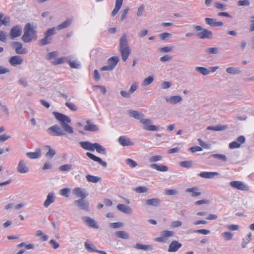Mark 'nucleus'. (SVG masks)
Returning a JSON list of instances; mask_svg holds the SVG:
<instances>
[{
	"instance_id": "1",
	"label": "nucleus",
	"mask_w": 254,
	"mask_h": 254,
	"mask_svg": "<svg viewBox=\"0 0 254 254\" xmlns=\"http://www.w3.org/2000/svg\"><path fill=\"white\" fill-rule=\"evenodd\" d=\"M55 118L60 122L62 128L58 125H55L47 129V132L52 136H63L65 134V132L70 134L73 133V128L68 125L71 121L70 118L63 114L54 112Z\"/></svg>"
},
{
	"instance_id": "2",
	"label": "nucleus",
	"mask_w": 254,
	"mask_h": 254,
	"mask_svg": "<svg viewBox=\"0 0 254 254\" xmlns=\"http://www.w3.org/2000/svg\"><path fill=\"white\" fill-rule=\"evenodd\" d=\"M119 51L123 61L126 62L131 53L126 34H124L120 39Z\"/></svg>"
},
{
	"instance_id": "3",
	"label": "nucleus",
	"mask_w": 254,
	"mask_h": 254,
	"mask_svg": "<svg viewBox=\"0 0 254 254\" xmlns=\"http://www.w3.org/2000/svg\"><path fill=\"white\" fill-rule=\"evenodd\" d=\"M37 38L36 31L32 25L27 23L24 28V33L21 37L22 40L26 43H30Z\"/></svg>"
},
{
	"instance_id": "4",
	"label": "nucleus",
	"mask_w": 254,
	"mask_h": 254,
	"mask_svg": "<svg viewBox=\"0 0 254 254\" xmlns=\"http://www.w3.org/2000/svg\"><path fill=\"white\" fill-rule=\"evenodd\" d=\"M174 232L169 230H164L161 233V237L155 238L154 240L157 242L166 243L168 238L171 237L174 235Z\"/></svg>"
},
{
	"instance_id": "5",
	"label": "nucleus",
	"mask_w": 254,
	"mask_h": 254,
	"mask_svg": "<svg viewBox=\"0 0 254 254\" xmlns=\"http://www.w3.org/2000/svg\"><path fill=\"white\" fill-rule=\"evenodd\" d=\"M152 121L149 119H144V118L140 121V123L144 125L143 128L146 130L156 131L158 130V127L154 125H151Z\"/></svg>"
},
{
	"instance_id": "6",
	"label": "nucleus",
	"mask_w": 254,
	"mask_h": 254,
	"mask_svg": "<svg viewBox=\"0 0 254 254\" xmlns=\"http://www.w3.org/2000/svg\"><path fill=\"white\" fill-rule=\"evenodd\" d=\"M12 46L17 54L23 55L27 53L26 49L23 47V45L20 42H13L12 43Z\"/></svg>"
},
{
	"instance_id": "7",
	"label": "nucleus",
	"mask_w": 254,
	"mask_h": 254,
	"mask_svg": "<svg viewBox=\"0 0 254 254\" xmlns=\"http://www.w3.org/2000/svg\"><path fill=\"white\" fill-rule=\"evenodd\" d=\"M74 204L82 210L89 211V203L85 198L76 200L74 201Z\"/></svg>"
},
{
	"instance_id": "8",
	"label": "nucleus",
	"mask_w": 254,
	"mask_h": 254,
	"mask_svg": "<svg viewBox=\"0 0 254 254\" xmlns=\"http://www.w3.org/2000/svg\"><path fill=\"white\" fill-rule=\"evenodd\" d=\"M231 187L241 190H248L249 187L241 181H232L230 183Z\"/></svg>"
},
{
	"instance_id": "9",
	"label": "nucleus",
	"mask_w": 254,
	"mask_h": 254,
	"mask_svg": "<svg viewBox=\"0 0 254 254\" xmlns=\"http://www.w3.org/2000/svg\"><path fill=\"white\" fill-rule=\"evenodd\" d=\"M17 171L21 174L27 173L29 171V168L23 159L19 160L17 167Z\"/></svg>"
},
{
	"instance_id": "10",
	"label": "nucleus",
	"mask_w": 254,
	"mask_h": 254,
	"mask_svg": "<svg viewBox=\"0 0 254 254\" xmlns=\"http://www.w3.org/2000/svg\"><path fill=\"white\" fill-rule=\"evenodd\" d=\"M22 33V29L20 26L15 25L12 27L9 33L11 39L19 37Z\"/></svg>"
},
{
	"instance_id": "11",
	"label": "nucleus",
	"mask_w": 254,
	"mask_h": 254,
	"mask_svg": "<svg viewBox=\"0 0 254 254\" xmlns=\"http://www.w3.org/2000/svg\"><path fill=\"white\" fill-rule=\"evenodd\" d=\"M245 141V137L243 135L240 136L237 138V141H233L229 144V147L231 149L238 148Z\"/></svg>"
},
{
	"instance_id": "12",
	"label": "nucleus",
	"mask_w": 254,
	"mask_h": 254,
	"mask_svg": "<svg viewBox=\"0 0 254 254\" xmlns=\"http://www.w3.org/2000/svg\"><path fill=\"white\" fill-rule=\"evenodd\" d=\"M10 64L13 66L22 64L23 62V58L20 56H14L10 57L8 60Z\"/></svg>"
},
{
	"instance_id": "13",
	"label": "nucleus",
	"mask_w": 254,
	"mask_h": 254,
	"mask_svg": "<svg viewBox=\"0 0 254 254\" xmlns=\"http://www.w3.org/2000/svg\"><path fill=\"white\" fill-rule=\"evenodd\" d=\"M72 193L76 197H80V199L85 198L87 196V194L85 193V190L79 187L73 189Z\"/></svg>"
},
{
	"instance_id": "14",
	"label": "nucleus",
	"mask_w": 254,
	"mask_h": 254,
	"mask_svg": "<svg viewBox=\"0 0 254 254\" xmlns=\"http://www.w3.org/2000/svg\"><path fill=\"white\" fill-rule=\"evenodd\" d=\"M118 142L123 146L133 145L134 144L131 139L126 136H121L118 139Z\"/></svg>"
},
{
	"instance_id": "15",
	"label": "nucleus",
	"mask_w": 254,
	"mask_h": 254,
	"mask_svg": "<svg viewBox=\"0 0 254 254\" xmlns=\"http://www.w3.org/2000/svg\"><path fill=\"white\" fill-rule=\"evenodd\" d=\"M85 223L90 227L95 229H98L99 228V225L97 224V222L93 219L88 216L83 217L82 218Z\"/></svg>"
},
{
	"instance_id": "16",
	"label": "nucleus",
	"mask_w": 254,
	"mask_h": 254,
	"mask_svg": "<svg viewBox=\"0 0 254 254\" xmlns=\"http://www.w3.org/2000/svg\"><path fill=\"white\" fill-rule=\"evenodd\" d=\"M197 36L201 39H211L212 32L211 31L204 28L203 31L198 33Z\"/></svg>"
},
{
	"instance_id": "17",
	"label": "nucleus",
	"mask_w": 254,
	"mask_h": 254,
	"mask_svg": "<svg viewBox=\"0 0 254 254\" xmlns=\"http://www.w3.org/2000/svg\"><path fill=\"white\" fill-rule=\"evenodd\" d=\"M205 21L206 24L212 27H219L223 25V23L221 21H216L214 18H205Z\"/></svg>"
},
{
	"instance_id": "18",
	"label": "nucleus",
	"mask_w": 254,
	"mask_h": 254,
	"mask_svg": "<svg viewBox=\"0 0 254 254\" xmlns=\"http://www.w3.org/2000/svg\"><path fill=\"white\" fill-rule=\"evenodd\" d=\"M86 155L90 159L93 160L94 161L98 162L99 164L101 165L104 167H107V163L105 162L102 161L100 158L94 155V154H93L90 152H87L86 153Z\"/></svg>"
},
{
	"instance_id": "19",
	"label": "nucleus",
	"mask_w": 254,
	"mask_h": 254,
	"mask_svg": "<svg viewBox=\"0 0 254 254\" xmlns=\"http://www.w3.org/2000/svg\"><path fill=\"white\" fill-rule=\"evenodd\" d=\"M55 200V196L54 193L53 192H49L47 196L46 199L44 202V206L47 208L51 204L53 203Z\"/></svg>"
},
{
	"instance_id": "20",
	"label": "nucleus",
	"mask_w": 254,
	"mask_h": 254,
	"mask_svg": "<svg viewBox=\"0 0 254 254\" xmlns=\"http://www.w3.org/2000/svg\"><path fill=\"white\" fill-rule=\"evenodd\" d=\"M79 144L80 146L84 149L94 151V143H92L89 141H81L79 142Z\"/></svg>"
},
{
	"instance_id": "21",
	"label": "nucleus",
	"mask_w": 254,
	"mask_h": 254,
	"mask_svg": "<svg viewBox=\"0 0 254 254\" xmlns=\"http://www.w3.org/2000/svg\"><path fill=\"white\" fill-rule=\"evenodd\" d=\"M149 167L152 169H155L159 172H167L168 171V167L164 165H159L155 163H152L149 165Z\"/></svg>"
},
{
	"instance_id": "22",
	"label": "nucleus",
	"mask_w": 254,
	"mask_h": 254,
	"mask_svg": "<svg viewBox=\"0 0 254 254\" xmlns=\"http://www.w3.org/2000/svg\"><path fill=\"white\" fill-rule=\"evenodd\" d=\"M165 100L169 103L172 104H176L181 102L182 100V98L179 95L172 96L169 97H166Z\"/></svg>"
},
{
	"instance_id": "23",
	"label": "nucleus",
	"mask_w": 254,
	"mask_h": 254,
	"mask_svg": "<svg viewBox=\"0 0 254 254\" xmlns=\"http://www.w3.org/2000/svg\"><path fill=\"white\" fill-rule=\"evenodd\" d=\"M84 129L86 131H97L99 130V127L93 124L90 120H87Z\"/></svg>"
},
{
	"instance_id": "24",
	"label": "nucleus",
	"mask_w": 254,
	"mask_h": 254,
	"mask_svg": "<svg viewBox=\"0 0 254 254\" xmlns=\"http://www.w3.org/2000/svg\"><path fill=\"white\" fill-rule=\"evenodd\" d=\"M182 247V244L177 241H172L169 246L168 252H175Z\"/></svg>"
},
{
	"instance_id": "25",
	"label": "nucleus",
	"mask_w": 254,
	"mask_h": 254,
	"mask_svg": "<svg viewBox=\"0 0 254 254\" xmlns=\"http://www.w3.org/2000/svg\"><path fill=\"white\" fill-rule=\"evenodd\" d=\"M161 203V200L159 198H155L151 199H148L145 200V204L148 206H152L157 207Z\"/></svg>"
},
{
	"instance_id": "26",
	"label": "nucleus",
	"mask_w": 254,
	"mask_h": 254,
	"mask_svg": "<svg viewBox=\"0 0 254 254\" xmlns=\"http://www.w3.org/2000/svg\"><path fill=\"white\" fill-rule=\"evenodd\" d=\"M26 155L30 159H35L39 158L41 155V150L39 148H37L34 152H27Z\"/></svg>"
},
{
	"instance_id": "27",
	"label": "nucleus",
	"mask_w": 254,
	"mask_h": 254,
	"mask_svg": "<svg viewBox=\"0 0 254 254\" xmlns=\"http://www.w3.org/2000/svg\"><path fill=\"white\" fill-rule=\"evenodd\" d=\"M117 209L126 214H131L132 212V209L128 206L123 204H119L117 206Z\"/></svg>"
},
{
	"instance_id": "28",
	"label": "nucleus",
	"mask_w": 254,
	"mask_h": 254,
	"mask_svg": "<svg viewBox=\"0 0 254 254\" xmlns=\"http://www.w3.org/2000/svg\"><path fill=\"white\" fill-rule=\"evenodd\" d=\"M134 248L137 250H142L144 251H152L153 246L151 245H143L140 243H136Z\"/></svg>"
},
{
	"instance_id": "29",
	"label": "nucleus",
	"mask_w": 254,
	"mask_h": 254,
	"mask_svg": "<svg viewBox=\"0 0 254 254\" xmlns=\"http://www.w3.org/2000/svg\"><path fill=\"white\" fill-rule=\"evenodd\" d=\"M129 115L130 117L139 120V122L144 118V115L136 111L130 110L129 111Z\"/></svg>"
},
{
	"instance_id": "30",
	"label": "nucleus",
	"mask_w": 254,
	"mask_h": 254,
	"mask_svg": "<svg viewBox=\"0 0 254 254\" xmlns=\"http://www.w3.org/2000/svg\"><path fill=\"white\" fill-rule=\"evenodd\" d=\"M198 175L203 178L211 179L216 176L219 175V173L217 172H202Z\"/></svg>"
},
{
	"instance_id": "31",
	"label": "nucleus",
	"mask_w": 254,
	"mask_h": 254,
	"mask_svg": "<svg viewBox=\"0 0 254 254\" xmlns=\"http://www.w3.org/2000/svg\"><path fill=\"white\" fill-rule=\"evenodd\" d=\"M119 61L118 57H112L108 60V64L111 67L113 70L117 65Z\"/></svg>"
},
{
	"instance_id": "32",
	"label": "nucleus",
	"mask_w": 254,
	"mask_h": 254,
	"mask_svg": "<svg viewBox=\"0 0 254 254\" xmlns=\"http://www.w3.org/2000/svg\"><path fill=\"white\" fill-rule=\"evenodd\" d=\"M123 3V0H116L115 6L112 12V15L115 16L121 9Z\"/></svg>"
},
{
	"instance_id": "33",
	"label": "nucleus",
	"mask_w": 254,
	"mask_h": 254,
	"mask_svg": "<svg viewBox=\"0 0 254 254\" xmlns=\"http://www.w3.org/2000/svg\"><path fill=\"white\" fill-rule=\"evenodd\" d=\"M72 22V19L68 18L62 23L58 25L57 27V29L58 30H61L65 28L68 27L71 24Z\"/></svg>"
},
{
	"instance_id": "34",
	"label": "nucleus",
	"mask_w": 254,
	"mask_h": 254,
	"mask_svg": "<svg viewBox=\"0 0 254 254\" xmlns=\"http://www.w3.org/2000/svg\"><path fill=\"white\" fill-rule=\"evenodd\" d=\"M227 128V126L224 125H217L216 126H208L207 129L214 130V131H222L226 130Z\"/></svg>"
},
{
	"instance_id": "35",
	"label": "nucleus",
	"mask_w": 254,
	"mask_h": 254,
	"mask_svg": "<svg viewBox=\"0 0 254 254\" xmlns=\"http://www.w3.org/2000/svg\"><path fill=\"white\" fill-rule=\"evenodd\" d=\"M116 237L123 239L127 240L129 238V235L128 233L124 231H119L115 233Z\"/></svg>"
},
{
	"instance_id": "36",
	"label": "nucleus",
	"mask_w": 254,
	"mask_h": 254,
	"mask_svg": "<svg viewBox=\"0 0 254 254\" xmlns=\"http://www.w3.org/2000/svg\"><path fill=\"white\" fill-rule=\"evenodd\" d=\"M94 150L100 154L106 155V151L105 148H104L101 144L98 143H94Z\"/></svg>"
},
{
	"instance_id": "37",
	"label": "nucleus",
	"mask_w": 254,
	"mask_h": 254,
	"mask_svg": "<svg viewBox=\"0 0 254 254\" xmlns=\"http://www.w3.org/2000/svg\"><path fill=\"white\" fill-rule=\"evenodd\" d=\"M198 188L196 187H193L191 188H188L186 190V192L192 193L191 196L192 197H196L201 194V192L198 191Z\"/></svg>"
},
{
	"instance_id": "38",
	"label": "nucleus",
	"mask_w": 254,
	"mask_h": 254,
	"mask_svg": "<svg viewBox=\"0 0 254 254\" xmlns=\"http://www.w3.org/2000/svg\"><path fill=\"white\" fill-rule=\"evenodd\" d=\"M195 69L196 71L203 75H207L210 73V70L209 69L203 66H197L195 67Z\"/></svg>"
},
{
	"instance_id": "39",
	"label": "nucleus",
	"mask_w": 254,
	"mask_h": 254,
	"mask_svg": "<svg viewBox=\"0 0 254 254\" xmlns=\"http://www.w3.org/2000/svg\"><path fill=\"white\" fill-rule=\"evenodd\" d=\"M226 71L227 73L231 74H237L241 72V70L237 67H229L226 68Z\"/></svg>"
},
{
	"instance_id": "40",
	"label": "nucleus",
	"mask_w": 254,
	"mask_h": 254,
	"mask_svg": "<svg viewBox=\"0 0 254 254\" xmlns=\"http://www.w3.org/2000/svg\"><path fill=\"white\" fill-rule=\"evenodd\" d=\"M45 149H48V151L46 154V157L48 158H52L56 154V151L50 146L46 145L44 147Z\"/></svg>"
},
{
	"instance_id": "41",
	"label": "nucleus",
	"mask_w": 254,
	"mask_h": 254,
	"mask_svg": "<svg viewBox=\"0 0 254 254\" xmlns=\"http://www.w3.org/2000/svg\"><path fill=\"white\" fill-rule=\"evenodd\" d=\"M84 247L86 250H87L89 252H96L97 251L96 248L93 245L88 243V242H85Z\"/></svg>"
},
{
	"instance_id": "42",
	"label": "nucleus",
	"mask_w": 254,
	"mask_h": 254,
	"mask_svg": "<svg viewBox=\"0 0 254 254\" xmlns=\"http://www.w3.org/2000/svg\"><path fill=\"white\" fill-rule=\"evenodd\" d=\"M154 80V78L153 76H149L143 80L142 85L143 86H148L153 82Z\"/></svg>"
},
{
	"instance_id": "43",
	"label": "nucleus",
	"mask_w": 254,
	"mask_h": 254,
	"mask_svg": "<svg viewBox=\"0 0 254 254\" xmlns=\"http://www.w3.org/2000/svg\"><path fill=\"white\" fill-rule=\"evenodd\" d=\"M148 189L145 186H140L133 189V190L138 193H145Z\"/></svg>"
},
{
	"instance_id": "44",
	"label": "nucleus",
	"mask_w": 254,
	"mask_h": 254,
	"mask_svg": "<svg viewBox=\"0 0 254 254\" xmlns=\"http://www.w3.org/2000/svg\"><path fill=\"white\" fill-rule=\"evenodd\" d=\"M211 157H213L214 158L220 160L223 162H226L227 161V157L224 154H213L211 155Z\"/></svg>"
},
{
	"instance_id": "45",
	"label": "nucleus",
	"mask_w": 254,
	"mask_h": 254,
	"mask_svg": "<svg viewBox=\"0 0 254 254\" xmlns=\"http://www.w3.org/2000/svg\"><path fill=\"white\" fill-rule=\"evenodd\" d=\"M87 181L89 182H92L94 183H96L99 182L100 180V178L94 176H92L91 175H88L86 177Z\"/></svg>"
},
{
	"instance_id": "46",
	"label": "nucleus",
	"mask_w": 254,
	"mask_h": 254,
	"mask_svg": "<svg viewBox=\"0 0 254 254\" xmlns=\"http://www.w3.org/2000/svg\"><path fill=\"white\" fill-rule=\"evenodd\" d=\"M51 38L47 35H45V38H43L42 39L40 40L39 41V44L43 46H45L47 44H48L51 43Z\"/></svg>"
},
{
	"instance_id": "47",
	"label": "nucleus",
	"mask_w": 254,
	"mask_h": 254,
	"mask_svg": "<svg viewBox=\"0 0 254 254\" xmlns=\"http://www.w3.org/2000/svg\"><path fill=\"white\" fill-rule=\"evenodd\" d=\"M252 235L251 233H250L245 239H243L242 243V246L243 248L246 247L247 244L251 241Z\"/></svg>"
},
{
	"instance_id": "48",
	"label": "nucleus",
	"mask_w": 254,
	"mask_h": 254,
	"mask_svg": "<svg viewBox=\"0 0 254 254\" xmlns=\"http://www.w3.org/2000/svg\"><path fill=\"white\" fill-rule=\"evenodd\" d=\"M72 169V165L67 164L61 166L59 169L62 172H67Z\"/></svg>"
},
{
	"instance_id": "49",
	"label": "nucleus",
	"mask_w": 254,
	"mask_h": 254,
	"mask_svg": "<svg viewBox=\"0 0 254 254\" xmlns=\"http://www.w3.org/2000/svg\"><path fill=\"white\" fill-rule=\"evenodd\" d=\"M205 52L209 55L217 54L219 53V50L216 47L209 48L205 50Z\"/></svg>"
},
{
	"instance_id": "50",
	"label": "nucleus",
	"mask_w": 254,
	"mask_h": 254,
	"mask_svg": "<svg viewBox=\"0 0 254 254\" xmlns=\"http://www.w3.org/2000/svg\"><path fill=\"white\" fill-rule=\"evenodd\" d=\"M36 237H41V239L43 241H46L48 239V236L44 235L41 230H38L36 233Z\"/></svg>"
},
{
	"instance_id": "51",
	"label": "nucleus",
	"mask_w": 254,
	"mask_h": 254,
	"mask_svg": "<svg viewBox=\"0 0 254 254\" xmlns=\"http://www.w3.org/2000/svg\"><path fill=\"white\" fill-rule=\"evenodd\" d=\"M69 64L72 68H79L80 66V63L76 61H69Z\"/></svg>"
},
{
	"instance_id": "52",
	"label": "nucleus",
	"mask_w": 254,
	"mask_h": 254,
	"mask_svg": "<svg viewBox=\"0 0 254 254\" xmlns=\"http://www.w3.org/2000/svg\"><path fill=\"white\" fill-rule=\"evenodd\" d=\"M125 161L126 164L131 168H134L137 166V163L131 159L127 158Z\"/></svg>"
},
{
	"instance_id": "53",
	"label": "nucleus",
	"mask_w": 254,
	"mask_h": 254,
	"mask_svg": "<svg viewBox=\"0 0 254 254\" xmlns=\"http://www.w3.org/2000/svg\"><path fill=\"white\" fill-rule=\"evenodd\" d=\"M162 159V156L161 155H154L150 157L149 159V161L150 163H154L159 161Z\"/></svg>"
},
{
	"instance_id": "54",
	"label": "nucleus",
	"mask_w": 254,
	"mask_h": 254,
	"mask_svg": "<svg viewBox=\"0 0 254 254\" xmlns=\"http://www.w3.org/2000/svg\"><path fill=\"white\" fill-rule=\"evenodd\" d=\"M180 165L182 167L189 168L192 166V163L191 161H185L181 162Z\"/></svg>"
},
{
	"instance_id": "55",
	"label": "nucleus",
	"mask_w": 254,
	"mask_h": 254,
	"mask_svg": "<svg viewBox=\"0 0 254 254\" xmlns=\"http://www.w3.org/2000/svg\"><path fill=\"white\" fill-rule=\"evenodd\" d=\"M124 226V224L122 222H115V223H111L110 224V226L114 229H117L119 228L123 227Z\"/></svg>"
},
{
	"instance_id": "56",
	"label": "nucleus",
	"mask_w": 254,
	"mask_h": 254,
	"mask_svg": "<svg viewBox=\"0 0 254 254\" xmlns=\"http://www.w3.org/2000/svg\"><path fill=\"white\" fill-rule=\"evenodd\" d=\"M237 4L239 6H249L250 2L249 0H240L238 1Z\"/></svg>"
},
{
	"instance_id": "57",
	"label": "nucleus",
	"mask_w": 254,
	"mask_h": 254,
	"mask_svg": "<svg viewBox=\"0 0 254 254\" xmlns=\"http://www.w3.org/2000/svg\"><path fill=\"white\" fill-rule=\"evenodd\" d=\"M70 189L68 188L62 189L60 191V194L65 197H68V193L70 192Z\"/></svg>"
},
{
	"instance_id": "58",
	"label": "nucleus",
	"mask_w": 254,
	"mask_h": 254,
	"mask_svg": "<svg viewBox=\"0 0 254 254\" xmlns=\"http://www.w3.org/2000/svg\"><path fill=\"white\" fill-rule=\"evenodd\" d=\"M159 37L162 40H166L170 38L172 36L171 34L167 32H164L159 34Z\"/></svg>"
},
{
	"instance_id": "59",
	"label": "nucleus",
	"mask_w": 254,
	"mask_h": 254,
	"mask_svg": "<svg viewBox=\"0 0 254 254\" xmlns=\"http://www.w3.org/2000/svg\"><path fill=\"white\" fill-rule=\"evenodd\" d=\"M222 235L224 237V239L227 241L232 239L233 236V234L230 232H225L222 233Z\"/></svg>"
},
{
	"instance_id": "60",
	"label": "nucleus",
	"mask_w": 254,
	"mask_h": 254,
	"mask_svg": "<svg viewBox=\"0 0 254 254\" xmlns=\"http://www.w3.org/2000/svg\"><path fill=\"white\" fill-rule=\"evenodd\" d=\"M173 50L172 47L166 46L159 49V51L161 52L168 53L171 52Z\"/></svg>"
},
{
	"instance_id": "61",
	"label": "nucleus",
	"mask_w": 254,
	"mask_h": 254,
	"mask_svg": "<svg viewBox=\"0 0 254 254\" xmlns=\"http://www.w3.org/2000/svg\"><path fill=\"white\" fill-rule=\"evenodd\" d=\"M56 33L55 32V28L53 27L52 28L49 29L45 33V35H47L48 37H50Z\"/></svg>"
},
{
	"instance_id": "62",
	"label": "nucleus",
	"mask_w": 254,
	"mask_h": 254,
	"mask_svg": "<svg viewBox=\"0 0 254 254\" xmlns=\"http://www.w3.org/2000/svg\"><path fill=\"white\" fill-rule=\"evenodd\" d=\"M214 6L216 8L221 10H225L226 9V6L225 5L218 2H215L214 3Z\"/></svg>"
},
{
	"instance_id": "63",
	"label": "nucleus",
	"mask_w": 254,
	"mask_h": 254,
	"mask_svg": "<svg viewBox=\"0 0 254 254\" xmlns=\"http://www.w3.org/2000/svg\"><path fill=\"white\" fill-rule=\"evenodd\" d=\"M58 52L57 51H54L48 54V59L49 60H52L53 59H54L58 55Z\"/></svg>"
},
{
	"instance_id": "64",
	"label": "nucleus",
	"mask_w": 254,
	"mask_h": 254,
	"mask_svg": "<svg viewBox=\"0 0 254 254\" xmlns=\"http://www.w3.org/2000/svg\"><path fill=\"white\" fill-rule=\"evenodd\" d=\"M64 58H60L56 59L54 61L52 62V64L54 65L61 64L64 63Z\"/></svg>"
}]
</instances>
